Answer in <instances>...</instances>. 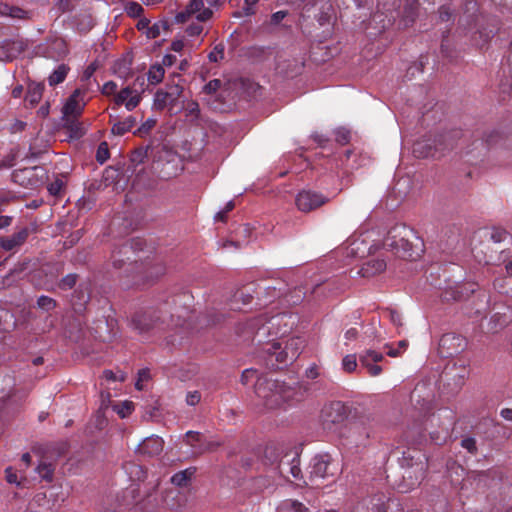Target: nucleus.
I'll return each instance as SVG.
<instances>
[{
	"label": "nucleus",
	"instance_id": "nucleus-1",
	"mask_svg": "<svg viewBox=\"0 0 512 512\" xmlns=\"http://www.w3.org/2000/svg\"><path fill=\"white\" fill-rule=\"evenodd\" d=\"M298 317L292 313H278L268 317L261 315L246 323L244 335L253 336L258 343L264 342L268 337L282 338L287 336L296 326Z\"/></svg>",
	"mask_w": 512,
	"mask_h": 512
},
{
	"label": "nucleus",
	"instance_id": "nucleus-2",
	"mask_svg": "<svg viewBox=\"0 0 512 512\" xmlns=\"http://www.w3.org/2000/svg\"><path fill=\"white\" fill-rule=\"evenodd\" d=\"M262 354L267 366L282 368L292 364L301 354L306 341L301 336L271 338L262 342Z\"/></svg>",
	"mask_w": 512,
	"mask_h": 512
},
{
	"label": "nucleus",
	"instance_id": "nucleus-3",
	"mask_svg": "<svg viewBox=\"0 0 512 512\" xmlns=\"http://www.w3.org/2000/svg\"><path fill=\"white\" fill-rule=\"evenodd\" d=\"M254 391L259 403L267 410L285 408L293 403L297 395L294 387L268 376L257 379Z\"/></svg>",
	"mask_w": 512,
	"mask_h": 512
},
{
	"label": "nucleus",
	"instance_id": "nucleus-4",
	"mask_svg": "<svg viewBox=\"0 0 512 512\" xmlns=\"http://www.w3.org/2000/svg\"><path fill=\"white\" fill-rule=\"evenodd\" d=\"M412 230L404 225L393 227L383 240L382 246L399 257H411L412 244L409 241V235Z\"/></svg>",
	"mask_w": 512,
	"mask_h": 512
},
{
	"label": "nucleus",
	"instance_id": "nucleus-5",
	"mask_svg": "<svg viewBox=\"0 0 512 512\" xmlns=\"http://www.w3.org/2000/svg\"><path fill=\"white\" fill-rule=\"evenodd\" d=\"M454 135L451 133L441 135L433 141L430 139L418 140L413 145V153L418 158L438 157L447 149H452Z\"/></svg>",
	"mask_w": 512,
	"mask_h": 512
},
{
	"label": "nucleus",
	"instance_id": "nucleus-6",
	"mask_svg": "<svg viewBox=\"0 0 512 512\" xmlns=\"http://www.w3.org/2000/svg\"><path fill=\"white\" fill-rule=\"evenodd\" d=\"M349 408L340 401L325 405L321 411V423L325 430L336 432L346 422Z\"/></svg>",
	"mask_w": 512,
	"mask_h": 512
},
{
	"label": "nucleus",
	"instance_id": "nucleus-7",
	"mask_svg": "<svg viewBox=\"0 0 512 512\" xmlns=\"http://www.w3.org/2000/svg\"><path fill=\"white\" fill-rule=\"evenodd\" d=\"M379 236V232L375 229L361 225L354 233V245L357 244V247L354 248V257H364L377 250Z\"/></svg>",
	"mask_w": 512,
	"mask_h": 512
},
{
	"label": "nucleus",
	"instance_id": "nucleus-8",
	"mask_svg": "<svg viewBox=\"0 0 512 512\" xmlns=\"http://www.w3.org/2000/svg\"><path fill=\"white\" fill-rule=\"evenodd\" d=\"M214 15L211 8H206L204 0H189L185 8L175 15L176 23H185L190 18H195L199 22H206Z\"/></svg>",
	"mask_w": 512,
	"mask_h": 512
},
{
	"label": "nucleus",
	"instance_id": "nucleus-9",
	"mask_svg": "<svg viewBox=\"0 0 512 512\" xmlns=\"http://www.w3.org/2000/svg\"><path fill=\"white\" fill-rule=\"evenodd\" d=\"M44 176V169L38 166L19 169L12 175L15 183L29 189L37 188L42 184Z\"/></svg>",
	"mask_w": 512,
	"mask_h": 512
},
{
	"label": "nucleus",
	"instance_id": "nucleus-10",
	"mask_svg": "<svg viewBox=\"0 0 512 512\" xmlns=\"http://www.w3.org/2000/svg\"><path fill=\"white\" fill-rule=\"evenodd\" d=\"M466 340L455 333L444 334L439 341V350L443 357H452L464 351Z\"/></svg>",
	"mask_w": 512,
	"mask_h": 512
},
{
	"label": "nucleus",
	"instance_id": "nucleus-11",
	"mask_svg": "<svg viewBox=\"0 0 512 512\" xmlns=\"http://www.w3.org/2000/svg\"><path fill=\"white\" fill-rule=\"evenodd\" d=\"M327 202V198L320 193L301 191L296 197V205L302 212H310Z\"/></svg>",
	"mask_w": 512,
	"mask_h": 512
},
{
	"label": "nucleus",
	"instance_id": "nucleus-12",
	"mask_svg": "<svg viewBox=\"0 0 512 512\" xmlns=\"http://www.w3.org/2000/svg\"><path fill=\"white\" fill-rule=\"evenodd\" d=\"M388 498L383 493H376L362 499L356 506L357 512H387Z\"/></svg>",
	"mask_w": 512,
	"mask_h": 512
},
{
	"label": "nucleus",
	"instance_id": "nucleus-13",
	"mask_svg": "<svg viewBox=\"0 0 512 512\" xmlns=\"http://www.w3.org/2000/svg\"><path fill=\"white\" fill-rule=\"evenodd\" d=\"M159 316L155 311L136 313L131 320L132 327L139 333H145L157 327Z\"/></svg>",
	"mask_w": 512,
	"mask_h": 512
},
{
	"label": "nucleus",
	"instance_id": "nucleus-14",
	"mask_svg": "<svg viewBox=\"0 0 512 512\" xmlns=\"http://www.w3.org/2000/svg\"><path fill=\"white\" fill-rule=\"evenodd\" d=\"M384 360V355L375 350H366L363 354L360 355L359 361L363 368L367 370V373L370 376H378L382 373V367L378 365V362Z\"/></svg>",
	"mask_w": 512,
	"mask_h": 512
},
{
	"label": "nucleus",
	"instance_id": "nucleus-15",
	"mask_svg": "<svg viewBox=\"0 0 512 512\" xmlns=\"http://www.w3.org/2000/svg\"><path fill=\"white\" fill-rule=\"evenodd\" d=\"M83 96L84 94L79 89L72 93L63 106V118L80 117L86 105Z\"/></svg>",
	"mask_w": 512,
	"mask_h": 512
},
{
	"label": "nucleus",
	"instance_id": "nucleus-16",
	"mask_svg": "<svg viewBox=\"0 0 512 512\" xmlns=\"http://www.w3.org/2000/svg\"><path fill=\"white\" fill-rule=\"evenodd\" d=\"M164 441L159 436L145 438L137 447V453L146 457H155L162 453Z\"/></svg>",
	"mask_w": 512,
	"mask_h": 512
},
{
	"label": "nucleus",
	"instance_id": "nucleus-17",
	"mask_svg": "<svg viewBox=\"0 0 512 512\" xmlns=\"http://www.w3.org/2000/svg\"><path fill=\"white\" fill-rule=\"evenodd\" d=\"M330 457L328 455H316L311 461L310 480L324 479L329 475Z\"/></svg>",
	"mask_w": 512,
	"mask_h": 512
},
{
	"label": "nucleus",
	"instance_id": "nucleus-18",
	"mask_svg": "<svg viewBox=\"0 0 512 512\" xmlns=\"http://www.w3.org/2000/svg\"><path fill=\"white\" fill-rule=\"evenodd\" d=\"M141 95L130 87L123 88L115 95L114 101L117 105L124 104L128 111L135 109L140 103Z\"/></svg>",
	"mask_w": 512,
	"mask_h": 512
},
{
	"label": "nucleus",
	"instance_id": "nucleus-19",
	"mask_svg": "<svg viewBox=\"0 0 512 512\" xmlns=\"http://www.w3.org/2000/svg\"><path fill=\"white\" fill-rule=\"evenodd\" d=\"M386 269V262L383 259H370L364 262L358 270L361 277H373Z\"/></svg>",
	"mask_w": 512,
	"mask_h": 512
},
{
	"label": "nucleus",
	"instance_id": "nucleus-20",
	"mask_svg": "<svg viewBox=\"0 0 512 512\" xmlns=\"http://www.w3.org/2000/svg\"><path fill=\"white\" fill-rule=\"evenodd\" d=\"M79 117L63 118V127L69 132V136L74 139H79L85 135L87 125L78 120Z\"/></svg>",
	"mask_w": 512,
	"mask_h": 512
},
{
	"label": "nucleus",
	"instance_id": "nucleus-21",
	"mask_svg": "<svg viewBox=\"0 0 512 512\" xmlns=\"http://www.w3.org/2000/svg\"><path fill=\"white\" fill-rule=\"evenodd\" d=\"M27 236L28 230L26 228H23L9 237L1 238L0 247L6 251H11L14 248L22 245L25 242Z\"/></svg>",
	"mask_w": 512,
	"mask_h": 512
},
{
	"label": "nucleus",
	"instance_id": "nucleus-22",
	"mask_svg": "<svg viewBox=\"0 0 512 512\" xmlns=\"http://www.w3.org/2000/svg\"><path fill=\"white\" fill-rule=\"evenodd\" d=\"M0 15L14 20H28L31 18V14L28 11L4 2H0Z\"/></svg>",
	"mask_w": 512,
	"mask_h": 512
},
{
	"label": "nucleus",
	"instance_id": "nucleus-23",
	"mask_svg": "<svg viewBox=\"0 0 512 512\" xmlns=\"http://www.w3.org/2000/svg\"><path fill=\"white\" fill-rule=\"evenodd\" d=\"M136 27L139 31L144 33L147 36V38H149V39L157 38L160 35L161 30L163 29L162 24H160V23L151 24L150 20L147 18L139 19Z\"/></svg>",
	"mask_w": 512,
	"mask_h": 512
},
{
	"label": "nucleus",
	"instance_id": "nucleus-24",
	"mask_svg": "<svg viewBox=\"0 0 512 512\" xmlns=\"http://www.w3.org/2000/svg\"><path fill=\"white\" fill-rule=\"evenodd\" d=\"M418 0H406L401 22L404 27L411 25L417 16Z\"/></svg>",
	"mask_w": 512,
	"mask_h": 512
},
{
	"label": "nucleus",
	"instance_id": "nucleus-25",
	"mask_svg": "<svg viewBox=\"0 0 512 512\" xmlns=\"http://www.w3.org/2000/svg\"><path fill=\"white\" fill-rule=\"evenodd\" d=\"M134 253V248L132 245L124 244L117 251H113L111 255V261L115 268H121L123 266L124 260L121 256H125L127 260H130V255Z\"/></svg>",
	"mask_w": 512,
	"mask_h": 512
},
{
	"label": "nucleus",
	"instance_id": "nucleus-26",
	"mask_svg": "<svg viewBox=\"0 0 512 512\" xmlns=\"http://www.w3.org/2000/svg\"><path fill=\"white\" fill-rule=\"evenodd\" d=\"M21 51L20 44L16 42H4L0 47V60L11 61Z\"/></svg>",
	"mask_w": 512,
	"mask_h": 512
},
{
	"label": "nucleus",
	"instance_id": "nucleus-27",
	"mask_svg": "<svg viewBox=\"0 0 512 512\" xmlns=\"http://www.w3.org/2000/svg\"><path fill=\"white\" fill-rule=\"evenodd\" d=\"M277 512H308V508L298 500H283L277 507Z\"/></svg>",
	"mask_w": 512,
	"mask_h": 512
},
{
	"label": "nucleus",
	"instance_id": "nucleus-28",
	"mask_svg": "<svg viewBox=\"0 0 512 512\" xmlns=\"http://www.w3.org/2000/svg\"><path fill=\"white\" fill-rule=\"evenodd\" d=\"M44 85L41 83H31L28 86L25 100L30 103L31 106L36 105L42 98Z\"/></svg>",
	"mask_w": 512,
	"mask_h": 512
},
{
	"label": "nucleus",
	"instance_id": "nucleus-29",
	"mask_svg": "<svg viewBox=\"0 0 512 512\" xmlns=\"http://www.w3.org/2000/svg\"><path fill=\"white\" fill-rule=\"evenodd\" d=\"M194 474H195L194 468H188L183 471H179L171 477V482L175 486L186 487L190 483Z\"/></svg>",
	"mask_w": 512,
	"mask_h": 512
},
{
	"label": "nucleus",
	"instance_id": "nucleus-30",
	"mask_svg": "<svg viewBox=\"0 0 512 512\" xmlns=\"http://www.w3.org/2000/svg\"><path fill=\"white\" fill-rule=\"evenodd\" d=\"M376 337V327L374 324L370 323L367 325H361V334L358 335L356 330L354 329V339L360 340L363 343L366 341L370 342Z\"/></svg>",
	"mask_w": 512,
	"mask_h": 512
},
{
	"label": "nucleus",
	"instance_id": "nucleus-31",
	"mask_svg": "<svg viewBox=\"0 0 512 512\" xmlns=\"http://www.w3.org/2000/svg\"><path fill=\"white\" fill-rule=\"evenodd\" d=\"M68 71H69L68 66H66L65 64L59 65L48 77L49 85L55 86V85L62 83L65 80Z\"/></svg>",
	"mask_w": 512,
	"mask_h": 512
},
{
	"label": "nucleus",
	"instance_id": "nucleus-32",
	"mask_svg": "<svg viewBox=\"0 0 512 512\" xmlns=\"http://www.w3.org/2000/svg\"><path fill=\"white\" fill-rule=\"evenodd\" d=\"M259 0H244L242 8L233 13L234 18L250 17L256 13V5Z\"/></svg>",
	"mask_w": 512,
	"mask_h": 512
},
{
	"label": "nucleus",
	"instance_id": "nucleus-33",
	"mask_svg": "<svg viewBox=\"0 0 512 512\" xmlns=\"http://www.w3.org/2000/svg\"><path fill=\"white\" fill-rule=\"evenodd\" d=\"M135 123H136L135 118L132 116H129L125 120L115 123L112 127V133L115 135H123L126 132H128L130 129H132L134 127Z\"/></svg>",
	"mask_w": 512,
	"mask_h": 512
},
{
	"label": "nucleus",
	"instance_id": "nucleus-34",
	"mask_svg": "<svg viewBox=\"0 0 512 512\" xmlns=\"http://www.w3.org/2000/svg\"><path fill=\"white\" fill-rule=\"evenodd\" d=\"M164 68L161 65H152L148 71V81L151 84H158L164 77Z\"/></svg>",
	"mask_w": 512,
	"mask_h": 512
},
{
	"label": "nucleus",
	"instance_id": "nucleus-35",
	"mask_svg": "<svg viewBox=\"0 0 512 512\" xmlns=\"http://www.w3.org/2000/svg\"><path fill=\"white\" fill-rule=\"evenodd\" d=\"M284 467L289 468V472L295 480L302 479V473L300 469V460L297 457H294L290 463H282L281 469L284 471Z\"/></svg>",
	"mask_w": 512,
	"mask_h": 512
},
{
	"label": "nucleus",
	"instance_id": "nucleus-36",
	"mask_svg": "<svg viewBox=\"0 0 512 512\" xmlns=\"http://www.w3.org/2000/svg\"><path fill=\"white\" fill-rule=\"evenodd\" d=\"M490 239L494 243H500V242H504L506 240H511V235L504 228L493 227L490 231Z\"/></svg>",
	"mask_w": 512,
	"mask_h": 512
},
{
	"label": "nucleus",
	"instance_id": "nucleus-37",
	"mask_svg": "<svg viewBox=\"0 0 512 512\" xmlns=\"http://www.w3.org/2000/svg\"><path fill=\"white\" fill-rule=\"evenodd\" d=\"M36 471L42 479L51 481L53 477L54 467L51 463L41 462L37 466Z\"/></svg>",
	"mask_w": 512,
	"mask_h": 512
},
{
	"label": "nucleus",
	"instance_id": "nucleus-38",
	"mask_svg": "<svg viewBox=\"0 0 512 512\" xmlns=\"http://www.w3.org/2000/svg\"><path fill=\"white\" fill-rule=\"evenodd\" d=\"M113 410L121 417L125 418L130 415L133 411V403L130 401H124L113 406Z\"/></svg>",
	"mask_w": 512,
	"mask_h": 512
},
{
	"label": "nucleus",
	"instance_id": "nucleus-39",
	"mask_svg": "<svg viewBox=\"0 0 512 512\" xmlns=\"http://www.w3.org/2000/svg\"><path fill=\"white\" fill-rule=\"evenodd\" d=\"M143 11H144V9H143L142 5L139 4L138 2L131 1V2H128L125 6L126 14L133 18L140 17L141 14L143 13Z\"/></svg>",
	"mask_w": 512,
	"mask_h": 512
},
{
	"label": "nucleus",
	"instance_id": "nucleus-40",
	"mask_svg": "<svg viewBox=\"0 0 512 512\" xmlns=\"http://www.w3.org/2000/svg\"><path fill=\"white\" fill-rule=\"evenodd\" d=\"M265 377L264 375L259 376L257 370L249 368L245 369L242 372L241 375V383L243 385H248L249 383L253 382L254 380L257 382L258 378Z\"/></svg>",
	"mask_w": 512,
	"mask_h": 512
},
{
	"label": "nucleus",
	"instance_id": "nucleus-41",
	"mask_svg": "<svg viewBox=\"0 0 512 512\" xmlns=\"http://www.w3.org/2000/svg\"><path fill=\"white\" fill-rule=\"evenodd\" d=\"M37 305L40 309L51 311L56 307V301L48 296H40L37 300Z\"/></svg>",
	"mask_w": 512,
	"mask_h": 512
},
{
	"label": "nucleus",
	"instance_id": "nucleus-42",
	"mask_svg": "<svg viewBox=\"0 0 512 512\" xmlns=\"http://www.w3.org/2000/svg\"><path fill=\"white\" fill-rule=\"evenodd\" d=\"M350 130L344 127H339L335 130V139L340 144H347L350 141Z\"/></svg>",
	"mask_w": 512,
	"mask_h": 512
},
{
	"label": "nucleus",
	"instance_id": "nucleus-43",
	"mask_svg": "<svg viewBox=\"0 0 512 512\" xmlns=\"http://www.w3.org/2000/svg\"><path fill=\"white\" fill-rule=\"evenodd\" d=\"M96 158H97V161L101 164H103L109 158V151H108L107 143L102 142L98 146Z\"/></svg>",
	"mask_w": 512,
	"mask_h": 512
},
{
	"label": "nucleus",
	"instance_id": "nucleus-44",
	"mask_svg": "<svg viewBox=\"0 0 512 512\" xmlns=\"http://www.w3.org/2000/svg\"><path fill=\"white\" fill-rule=\"evenodd\" d=\"M461 446L473 455L477 453L476 440L472 437L462 439Z\"/></svg>",
	"mask_w": 512,
	"mask_h": 512
},
{
	"label": "nucleus",
	"instance_id": "nucleus-45",
	"mask_svg": "<svg viewBox=\"0 0 512 512\" xmlns=\"http://www.w3.org/2000/svg\"><path fill=\"white\" fill-rule=\"evenodd\" d=\"M169 97H170V94H168V93L157 92L155 94V98H154V105L157 108L162 109L163 107H165Z\"/></svg>",
	"mask_w": 512,
	"mask_h": 512
},
{
	"label": "nucleus",
	"instance_id": "nucleus-46",
	"mask_svg": "<svg viewBox=\"0 0 512 512\" xmlns=\"http://www.w3.org/2000/svg\"><path fill=\"white\" fill-rule=\"evenodd\" d=\"M202 32H203V26L199 25V24H191L185 30V33L189 37L200 36L202 34Z\"/></svg>",
	"mask_w": 512,
	"mask_h": 512
},
{
	"label": "nucleus",
	"instance_id": "nucleus-47",
	"mask_svg": "<svg viewBox=\"0 0 512 512\" xmlns=\"http://www.w3.org/2000/svg\"><path fill=\"white\" fill-rule=\"evenodd\" d=\"M221 86V81L219 79H214V80H211L209 81L205 86H204V92H206L207 94H213L215 93Z\"/></svg>",
	"mask_w": 512,
	"mask_h": 512
},
{
	"label": "nucleus",
	"instance_id": "nucleus-48",
	"mask_svg": "<svg viewBox=\"0 0 512 512\" xmlns=\"http://www.w3.org/2000/svg\"><path fill=\"white\" fill-rule=\"evenodd\" d=\"M76 275L68 274L61 281V287L65 289H70L76 284Z\"/></svg>",
	"mask_w": 512,
	"mask_h": 512
},
{
	"label": "nucleus",
	"instance_id": "nucleus-49",
	"mask_svg": "<svg viewBox=\"0 0 512 512\" xmlns=\"http://www.w3.org/2000/svg\"><path fill=\"white\" fill-rule=\"evenodd\" d=\"M201 400V395L198 391L188 392L186 396V403L190 406L198 404Z\"/></svg>",
	"mask_w": 512,
	"mask_h": 512
},
{
	"label": "nucleus",
	"instance_id": "nucleus-50",
	"mask_svg": "<svg viewBox=\"0 0 512 512\" xmlns=\"http://www.w3.org/2000/svg\"><path fill=\"white\" fill-rule=\"evenodd\" d=\"M116 90L117 84L113 81L106 82L102 87V93L107 96L114 94Z\"/></svg>",
	"mask_w": 512,
	"mask_h": 512
},
{
	"label": "nucleus",
	"instance_id": "nucleus-51",
	"mask_svg": "<svg viewBox=\"0 0 512 512\" xmlns=\"http://www.w3.org/2000/svg\"><path fill=\"white\" fill-rule=\"evenodd\" d=\"M5 473H6V480L9 483H11V484H19L17 474H16V472L11 467H8L5 470Z\"/></svg>",
	"mask_w": 512,
	"mask_h": 512
},
{
	"label": "nucleus",
	"instance_id": "nucleus-52",
	"mask_svg": "<svg viewBox=\"0 0 512 512\" xmlns=\"http://www.w3.org/2000/svg\"><path fill=\"white\" fill-rule=\"evenodd\" d=\"M287 16V11H277L271 15V23L278 25Z\"/></svg>",
	"mask_w": 512,
	"mask_h": 512
},
{
	"label": "nucleus",
	"instance_id": "nucleus-53",
	"mask_svg": "<svg viewBox=\"0 0 512 512\" xmlns=\"http://www.w3.org/2000/svg\"><path fill=\"white\" fill-rule=\"evenodd\" d=\"M103 376L107 379V380H112V381H116V380H119V381H124L125 380V376L124 374H120V375H116L113 371L111 370H105L103 372Z\"/></svg>",
	"mask_w": 512,
	"mask_h": 512
},
{
	"label": "nucleus",
	"instance_id": "nucleus-54",
	"mask_svg": "<svg viewBox=\"0 0 512 512\" xmlns=\"http://www.w3.org/2000/svg\"><path fill=\"white\" fill-rule=\"evenodd\" d=\"M306 377L309 379H316L320 373L317 365L313 364L306 369Z\"/></svg>",
	"mask_w": 512,
	"mask_h": 512
},
{
	"label": "nucleus",
	"instance_id": "nucleus-55",
	"mask_svg": "<svg viewBox=\"0 0 512 512\" xmlns=\"http://www.w3.org/2000/svg\"><path fill=\"white\" fill-rule=\"evenodd\" d=\"M439 17L442 21H448L451 18V11L449 7L442 6L439 9Z\"/></svg>",
	"mask_w": 512,
	"mask_h": 512
},
{
	"label": "nucleus",
	"instance_id": "nucleus-56",
	"mask_svg": "<svg viewBox=\"0 0 512 512\" xmlns=\"http://www.w3.org/2000/svg\"><path fill=\"white\" fill-rule=\"evenodd\" d=\"M62 185H63L62 182L59 180L55 181L54 183H51L48 187L50 194H52V195L58 194L62 188Z\"/></svg>",
	"mask_w": 512,
	"mask_h": 512
},
{
	"label": "nucleus",
	"instance_id": "nucleus-57",
	"mask_svg": "<svg viewBox=\"0 0 512 512\" xmlns=\"http://www.w3.org/2000/svg\"><path fill=\"white\" fill-rule=\"evenodd\" d=\"M265 290L268 294V299L265 301L267 303L271 302L272 298H276V297L280 296V292L275 287H267V288H265Z\"/></svg>",
	"mask_w": 512,
	"mask_h": 512
},
{
	"label": "nucleus",
	"instance_id": "nucleus-58",
	"mask_svg": "<svg viewBox=\"0 0 512 512\" xmlns=\"http://www.w3.org/2000/svg\"><path fill=\"white\" fill-rule=\"evenodd\" d=\"M370 421L369 415L356 416L354 415V426L356 424H360L361 426H365Z\"/></svg>",
	"mask_w": 512,
	"mask_h": 512
},
{
	"label": "nucleus",
	"instance_id": "nucleus-59",
	"mask_svg": "<svg viewBox=\"0 0 512 512\" xmlns=\"http://www.w3.org/2000/svg\"><path fill=\"white\" fill-rule=\"evenodd\" d=\"M185 44H184V41L183 40H174L172 43H171V49L175 52H181L184 48Z\"/></svg>",
	"mask_w": 512,
	"mask_h": 512
},
{
	"label": "nucleus",
	"instance_id": "nucleus-60",
	"mask_svg": "<svg viewBox=\"0 0 512 512\" xmlns=\"http://www.w3.org/2000/svg\"><path fill=\"white\" fill-rule=\"evenodd\" d=\"M343 369L347 372L352 371V359L350 355H346L342 361Z\"/></svg>",
	"mask_w": 512,
	"mask_h": 512
},
{
	"label": "nucleus",
	"instance_id": "nucleus-61",
	"mask_svg": "<svg viewBox=\"0 0 512 512\" xmlns=\"http://www.w3.org/2000/svg\"><path fill=\"white\" fill-rule=\"evenodd\" d=\"M188 442L193 446V441H200L201 435L198 432L188 431L186 433Z\"/></svg>",
	"mask_w": 512,
	"mask_h": 512
},
{
	"label": "nucleus",
	"instance_id": "nucleus-62",
	"mask_svg": "<svg viewBox=\"0 0 512 512\" xmlns=\"http://www.w3.org/2000/svg\"><path fill=\"white\" fill-rule=\"evenodd\" d=\"M25 126H26V123H25V122L18 120V121H16V122L12 125V127H11V131H12V132H19V131H22V130L25 128Z\"/></svg>",
	"mask_w": 512,
	"mask_h": 512
},
{
	"label": "nucleus",
	"instance_id": "nucleus-63",
	"mask_svg": "<svg viewBox=\"0 0 512 512\" xmlns=\"http://www.w3.org/2000/svg\"><path fill=\"white\" fill-rule=\"evenodd\" d=\"M12 218L9 216H0V229H4L11 224Z\"/></svg>",
	"mask_w": 512,
	"mask_h": 512
},
{
	"label": "nucleus",
	"instance_id": "nucleus-64",
	"mask_svg": "<svg viewBox=\"0 0 512 512\" xmlns=\"http://www.w3.org/2000/svg\"><path fill=\"white\" fill-rule=\"evenodd\" d=\"M207 6L206 8H211L213 11L214 9H218L220 6L219 0H206Z\"/></svg>",
	"mask_w": 512,
	"mask_h": 512
}]
</instances>
